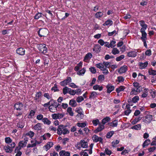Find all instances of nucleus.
Returning a JSON list of instances; mask_svg holds the SVG:
<instances>
[{"label": "nucleus", "mask_w": 156, "mask_h": 156, "mask_svg": "<svg viewBox=\"0 0 156 156\" xmlns=\"http://www.w3.org/2000/svg\"><path fill=\"white\" fill-rule=\"evenodd\" d=\"M125 89V87L123 86H120L118 88L116 89V91L118 93H119L121 91H123Z\"/></svg>", "instance_id": "4c0bfd02"}, {"label": "nucleus", "mask_w": 156, "mask_h": 156, "mask_svg": "<svg viewBox=\"0 0 156 156\" xmlns=\"http://www.w3.org/2000/svg\"><path fill=\"white\" fill-rule=\"evenodd\" d=\"M129 106L130 105H127L126 106V107L127 108V110H126L125 111V114L126 115H128L130 113L131 111L130 109H129Z\"/></svg>", "instance_id": "4be33fe9"}, {"label": "nucleus", "mask_w": 156, "mask_h": 156, "mask_svg": "<svg viewBox=\"0 0 156 156\" xmlns=\"http://www.w3.org/2000/svg\"><path fill=\"white\" fill-rule=\"evenodd\" d=\"M34 135V133L32 131H30L26 134V135L29 136L30 137H33Z\"/></svg>", "instance_id": "338daca9"}, {"label": "nucleus", "mask_w": 156, "mask_h": 156, "mask_svg": "<svg viewBox=\"0 0 156 156\" xmlns=\"http://www.w3.org/2000/svg\"><path fill=\"white\" fill-rule=\"evenodd\" d=\"M92 57V55L91 53H88L85 55L83 61L85 62H88Z\"/></svg>", "instance_id": "9d476101"}, {"label": "nucleus", "mask_w": 156, "mask_h": 156, "mask_svg": "<svg viewBox=\"0 0 156 156\" xmlns=\"http://www.w3.org/2000/svg\"><path fill=\"white\" fill-rule=\"evenodd\" d=\"M112 23V22L110 20H108L105 21V23L103 25L104 26H107L108 25H111Z\"/></svg>", "instance_id": "e433bc0d"}, {"label": "nucleus", "mask_w": 156, "mask_h": 156, "mask_svg": "<svg viewBox=\"0 0 156 156\" xmlns=\"http://www.w3.org/2000/svg\"><path fill=\"white\" fill-rule=\"evenodd\" d=\"M63 116L64 115L62 114H54L52 115V117L54 119H61Z\"/></svg>", "instance_id": "9b49d317"}, {"label": "nucleus", "mask_w": 156, "mask_h": 156, "mask_svg": "<svg viewBox=\"0 0 156 156\" xmlns=\"http://www.w3.org/2000/svg\"><path fill=\"white\" fill-rule=\"evenodd\" d=\"M152 119V115H147L144 118V121L146 123L149 122Z\"/></svg>", "instance_id": "1a4fd4ad"}, {"label": "nucleus", "mask_w": 156, "mask_h": 156, "mask_svg": "<svg viewBox=\"0 0 156 156\" xmlns=\"http://www.w3.org/2000/svg\"><path fill=\"white\" fill-rule=\"evenodd\" d=\"M132 129H134L136 130H139L141 129V125L138 124L132 127Z\"/></svg>", "instance_id": "79ce46f5"}, {"label": "nucleus", "mask_w": 156, "mask_h": 156, "mask_svg": "<svg viewBox=\"0 0 156 156\" xmlns=\"http://www.w3.org/2000/svg\"><path fill=\"white\" fill-rule=\"evenodd\" d=\"M92 122L93 125L95 126H97L98 124H99V120L98 119L93 120Z\"/></svg>", "instance_id": "603ef678"}, {"label": "nucleus", "mask_w": 156, "mask_h": 156, "mask_svg": "<svg viewBox=\"0 0 156 156\" xmlns=\"http://www.w3.org/2000/svg\"><path fill=\"white\" fill-rule=\"evenodd\" d=\"M38 49L41 52L43 53H46L47 52V48L44 44H39Z\"/></svg>", "instance_id": "20e7f679"}, {"label": "nucleus", "mask_w": 156, "mask_h": 156, "mask_svg": "<svg viewBox=\"0 0 156 156\" xmlns=\"http://www.w3.org/2000/svg\"><path fill=\"white\" fill-rule=\"evenodd\" d=\"M86 70L85 68H83L77 72V74L79 75L83 74L85 73Z\"/></svg>", "instance_id": "37998d69"}, {"label": "nucleus", "mask_w": 156, "mask_h": 156, "mask_svg": "<svg viewBox=\"0 0 156 156\" xmlns=\"http://www.w3.org/2000/svg\"><path fill=\"white\" fill-rule=\"evenodd\" d=\"M106 88H107V92L108 93H110L114 89V87L113 86L108 85L106 86Z\"/></svg>", "instance_id": "6ab92c4d"}, {"label": "nucleus", "mask_w": 156, "mask_h": 156, "mask_svg": "<svg viewBox=\"0 0 156 156\" xmlns=\"http://www.w3.org/2000/svg\"><path fill=\"white\" fill-rule=\"evenodd\" d=\"M98 95V93L95 91H93L91 93L89 98H94L96 97Z\"/></svg>", "instance_id": "2f4dec72"}, {"label": "nucleus", "mask_w": 156, "mask_h": 156, "mask_svg": "<svg viewBox=\"0 0 156 156\" xmlns=\"http://www.w3.org/2000/svg\"><path fill=\"white\" fill-rule=\"evenodd\" d=\"M83 100L84 98L82 96L78 97L76 99V101L78 103L81 102Z\"/></svg>", "instance_id": "5fc2aeb1"}, {"label": "nucleus", "mask_w": 156, "mask_h": 156, "mask_svg": "<svg viewBox=\"0 0 156 156\" xmlns=\"http://www.w3.org/2000/svg\"><path fill=\"white\" fill-rule=\"evenodd\" d=\"M127 55L129 57H134L136 55V52L134 51H131L127 53Z\"/></svg>", "instance_id": "2eb2a0df"}, {"label": "nucleus", "mask_w": 156, "mask_h": 156, "mask_svg": "<svg viewBox=\"0 0 156 156\" xmlns=\"http://www.w3.org/2000/svg\"><path fill=\"white\" fill-rule=\"evenodd\" d=\"M147 35H142V37L140 38L141 40L143 41L144 45L145 47L147 46L146 41V40L147 39Z\"/></svg>", "instance_id": "bb28decb"}, {"label": "nucleus", "mask_w": 156, "mask_h": 156, "mask_svg": "<svg viewBox=\"0 0 156 156\" xmlns=\"http://www.w3.org/2000/svg\"><path fill=\"white\" fill-rule=\"evenodd\" d=\"M38 35L41 37H45L48 33V30L45 28L40 29L38 31Z\"/></svg>", "instance_id": "7ed1b4c3"}, {"label": "nucleus", "mask_w": 156, "mask_h": 156, "mask_svg": "<svg viewBox=\"0 0 156 156\" xmlns=\"http://www.w3.org/2000/svg\"><path fill=\"white\" fill-rule=\"evenodd\" d=\"M59 154L60 156H70V153L69 152L66 151L64 150L61 151Z\"/></svg>", "instance_id": "dca6fc26"}, {"label": "nucleus", "mask_w": 156, "mask_h": 156, "mask_svg": "<svg viewBox=\"0 0 156 156\" xmlns=\"http://www.w3.org/2000/svg\"><path fill=\"white\" fill-rule=\"evenodd\" d=\"M145 55L148 56H150L151 54V51L150 49L147 50L145 52Z\"/></svg>", "instance_id": "774afa93"}, {"label": "nucleus", "mask_w": 156, "mask_h": 156, "mask_svg": "<svg viewBox=\"0 0 156 156\" xmlns=\"http://www.w3.org/2000/svg\"><path fill=\"white\" fill-rule=\"evenodd\" d=\"M41 123H38L35 125L34 127V129L36 130H39L41 129Z\"/></svg>", "instance_id": "c85d7f7f"}, {"label": "nucleus", "mask_w": 156, "mask_h": 156, "mask_svg": "<svg viewBox=\"0 0 156 156\" xmlns=\"http://www.w3.org/2000/svg\"><path fill=\"white\" fill-rule=\"evenodd\" d=\"M82 63L81 62H80L79 64H77V66L75 67L74 70L75 71L78 70L80 68L82 67Z\"/></svg>", "instance_id": "f704fd0d"}, {"label": "nucleus", "mask_w": 156, "mask_h": 156, "mask_svg": "<svg viewBox=\"0 0 156 156\" xmlns=\"http://www.w3.org/2000/svg\"><path fill=\"white\" fill-rule=\"evenodd\" d=\"M119 142V141L118 140H116L115 141H113L112 143V146L113 147H115Z\"/></svg>", "instance_id": "09e8293b"}, {"label": "nucleus", "mask_w": 156, "mask_h": 156, "mask_svg": "<svg viewBox=\"0 0 156 156\" xmlns=\"http://www.w3.org/2000/svg\"><path fill=\"white\" fill-rule=\"evenodd\" d=\"M104 128V126L103 125L99 124V126L94 131L95 133H97L101 131Z\"/></svg>", "instance_id": "f3484780"}, {"label": "nucleus", "mask_w": 156, "mask_h": 156, "mask_svg": "<svg viewBox=\"0 0 156 156\" xmlns=\"http://www.w3.org/2000/svg\"><path fill=\"white\" fill-rule=\"evenodd\" d=\"M76 112L78 113L76 116L80 117L81 119H82L84 116L83 113L82 109L80 107L77 108H76Z\"/></svg>", "instance_id": "39448f33"}, {"label": "nucleus", "mask_w": 156, "mask_h": 156, "mask_svg": "<svg viewBox=\"0 0 156 156\" xmlns=\"http://www.w3.org/2000/svg\"><path fill=\"white\" fill-rule=\"evenodd\" d=\"M118 81L119 83H121L123 82L124 80V79L122 76H119L118 77H117Z\"/></svg>", "instance_id": "3c124183"}, {"label": "nucleus", "mask_w": 156, "mask_h": 156, "mask_svg": "<svg viewBox=\"0 0 156 156\" xmlns=\"http://www.w3.org/2000/svg\"><path fill=\"white\" fill-rule=\"evenodd\" d=\"M53 144L52 142H48L47 145L45 146L44 147L45 148V149L46 151H47L51 147H52Z\"/></svg>", "instance_id": "412c9836"}, {"label": "nucleus", "mask_w": 156, "mask_h": 156, "mask_svg": "<svg viewBox=\"0 0 156 156\" xmlns=\"http://www.w3.org/2000/svg\"><path fill=\"white\" fill-rule=\"evenodd\" d=\"M105 79V77L104 75H101L98 77V80L100 81H102Z\"/></svg>", "instance_id": "4d7b16f0"}, {"label": "nucleus", "mask_w": 156, "mask_h": 156, "mask_svg": "<svg viewBox=\"0 0 156 156\" xmlns=\"http://www.w3.org/2000/svg\"><path fill=\"white\" fill-rule=\"evenodd\" d=\"M112 52L113 55H115L119 54V51L117 48H113Z\"/></svg>", "instance_id": "72a5a7b5"}, {"label": "nucleus", "mask_w": 156, "mask_h": 156, "mask_svg": "<svg viewBox=\"0 0 156 156\" xmlns=\"http://www.w3.org/2000/svg\"><path fill=\"white\" fill-rule=\"evenodd\" d=\"M58 107V105H57L54 104H51L49 107V110L51 112H54L57 110V108Z\"/></svg>", "instance_id": "6e6552de"}, {"label": "nucleus", "mask_w": 156, "mask_h": 156, "mask_svg": "<svg viewBox=\"0 0 156 156\" xmlns=\"http://www.w3.org/2000/svg\"><path fill=\"white\" fill-rule=\"evenodd\" d=\"M96 66L98 68L101 69L103 66H104V65L103 63H100L98 64H97L96 65Z\"/></svg>", "instance_id": "bf43d9fd"}, {"label": "nucleus", "mask_w": 156, "mask_h": 156, "mask_svg": "<svg viewBox=\"0 0 156 156\" xmlns=\"http://www.w3.org/2000/svg\"><path fill=\"white\" fill-rule=\"evenodd\" d=\"M92 139L93 141L96 142L99 141L101 142L102 141V138L101 137H98L97 136L94 135L92 137Z\"/></svg>", "instance_id": "4468645a"}, {"label": "nucleus", "mask_w": 156, "mask_h": 156, "mask_svg": "<svg viewBox=\"0 0 156 156\" xmlns=\"http://www.w3.org/2000/svg\"><path fill=\"white\" fill-rule=\"evenodd\" d=\"M150 75H156V70H154L152 69H150L148 71Z\"/></svg>", "instance_id": "49530a36"}, {"label": "nucleus", "mask_w": 156, "mask_h": 156, "mask_svg": "<svg viewBox=\"0 0 156 156\" xmlns=\"http://www.w3.org/2000/svg\"><path fill=\"white\" fill-rule=\"evenodd\" d=\"M42 121L44 124L48 125H50L51 123L50 121L47 118H44L42 119Z\"/></svg>", "instance_id": "393cba45"}, {"label": "nucleus", "mask_w": 156, "mask_h": 156, "mask_svg": "<svg viewBox=\"0 0 156 156\" xmlns=\"http://www.w3.org/2000/svg\"><path fill=\"white\" fill-rule=\"evenodd\" d=\"M127 66H124L120 68L118 72L120 74L123 73H125L127 71Z\"/></svg>", "instance_id": "f8f14e48"}, {"label": "nucleus", "mask_w": 156, "mask_h": 156, "mask_svg": "<svg viewBox=\"0 0 156 156\" xmlns=\"http://www.w3.org/2000/svg\"><path fill=\"white\" fill-rule=\"evenodd\" d=\"M67 112L69 114L70 116H73L74 113L72 111V109L71 107H68L67 109Z\"/></svg>", "instance_id": "b1692460"}, {"label": "nucleus", "mask_w": 156, "mask_h": 156, "mask_svg": "<svg viewBox=\"0 0 156 156\" xmlns=\"http://www.w3.org/2000/svg\"><path fill=\"white\" fill-rule=\"evenodd\" d=\"M77 125L80 127H83L86 126V124L84 123L78 122Z\"/></svg>", "instance_id": "864d4df0"}, {"label": "nucleus", "mask_w": 156, "mask_h": 156, "mask_svg": "<svg viewBox=\"0 0 156 156\" xmlns=\"http://www.w3.org/2000/svg\"><path fill=\"white\" fill-rule=\"evenodd\" d=\"M124 58V55H122L116 58V60L117 61H120Z\"/></svg>", "instance_id": "13d9d810"}, {"label": "nucleus", "mask_w": 156, "mask_h": 156, "mask_svg": "<svg viewBox=\"0 0 156 156\" xmlns=\"http://www.w3.org/2000/svg\"><path fill=\"white\" fill-rule=\"evenodd\" d=\"M24 126V123L23 121L19 122L17 124L18 127L21 128H23Z\"/></svg>", "instance_id": "c03bdc74"}, {"label": "nucleus", "mask_w": 156, "mask_h": 156, "mask_svg": "<svg viewBox=\"0 0 156 156\" xmlns=\"http://www.w3.org/2000/svg\"><path fill=\"white\" fill-rule=\"evenodd\" d=\"M139 100V98L138 96H136L134 97L132 99V101L133 103H136Z\"/></svg>", "instance_id": "de8ad7c7"}, {"label": "nucleus", "mask_w": 156, "mask_h": 156, "mask_svg": "<svg viewBox=\"0 0 156 156\" xmlns=\"http://www.w3.org/2000/svg\"><path fill=\"white\" fill-rule=\"evenodd\" d=\"M36 118L37 120H42V119L44 118L42 114H39L37 116Z\"/></svg>", "instance_id": "0e129e2a"}, {"label": "nucleus", "mask_w": 156, "mask_h": 156, "mask_svg": "<svg viewBox=\"0 0 156 156\" xmlns=\"http://www.w3.org/2000/svg\"><path fill=\"white\" fill-rule=\"evenodd\" d=\"M51 136L50 133H47L44 134L43 135L41 136V138H43V140H46L48 138H49Z\"/></svg>", "instance_id": "7c9ffc66"}, {"label": "nucleus", "mask_w": 156, "mask_h": 156, "mask_svg": "<svg viewBox=\"0 0 156 156\" xmlns=\"http://www.w3.org/2000/svg\"><path fill=\"white\" fill-rule=\"evenodd\" d=\"M57 131L58 134L59 135H61L62 134L65 135L69 133L68 130L66 128V127L62 125L58 126Z\"/></svg>", "instance_id": "f257e3e1"}, {"label": "nucleus", "mask_w": 156, "mask_h": 156, "mask_svg": "<svg viewBox=\"0 0 156 156\" xmlns=\"http://www.w3.org/2000/svg\"><path fill=\"white\" fill-rule=\"evenodd\" d=\"M79 145L83 148H86L88 146L87 142H85V140H81Z\"/></svg>", "instance_id": "a211bd4d"}, {"label": "nucleus", "mask_w": 156, "mask_h": 156, "mask_svg": "<svg viewBox=\"0 0 156 156\" xmlns=\"http://www.w3.org/2000/svg\"><path fill=\"white\" fill-rule=\"evenodd\" d=\"M109 125L110 126L112 127H116L118 125V121L117 120H114L112 122H111Z\"/></svg>", "instance_id": "a878e982"}, {"label": "nucleus", "mask_w": 156, "mask_h": 156, "mask_svg": "<svg viewBox=\"0 0 156 156\" xmlns=\"http://www.w3.org/2000/svg\"><path fill=\"white\" fill-rule=\"evenodd\" d=\"M114 132L111 131L108 132L106 135V137L108 138H110L114 134Z\"/></svg>", "instance_id": "a19ab883"}, {"label": "nucleus", "mask_w": 156, "mask_h": 156, "mask_svg": "<svg viewBox=\"0 0 156 156\" xmlns=\"http://www.w3.org/2000/svg\"><path fill=\"white\" fill-rule=\"evenodd\" d=\"M148 65L147 62H145L144 63H140V68L141 69H143L146 67Z\"/></svg>", "instance_id": "c756f323"}, {"label": "nucleus", "mask_w": 156, "mask_h": 156, "mask_svg": "<svg viewBox=\"0 0 156 156\" xmlns=\"http://www.w3.org/2000/svg\"><path fill=\"white\" fill-rule=\"evenodd\" d=\"M42 14L41 13L38 12L35 16L34 18L35 19H38L41 16Z\"/></svg>", "instance_id": "69168bd1"}, {"label": "nucleus", "mask_w": 156, "mask_h": 156, "mask_svg": "<svg viewBox=\"0 0 156 156\" xmlns=\"http://www.w3.org/2000/svg\"><path fill=\"white\" fill-rule=\"evenodd\" d=\"M71 79L70 77H67L66 80L60 83V84L62 86H65L71 82Z\"/></svg>", "instance_id": "423d86ee"}, {"label": "nucleus", "mask_w": 156, "mask_h": 156, "mask_svg": "<svg viewBox=\"0 0 156 156\" xmlns=\"http://www.w3.org/2000/svg\"><path fill=\"white\" fill-rule=\"evenodd\" d=\"M110 62H103L104 66L106 68H110Z\"/></svg>", "instance_id": "6e6d98bb"}, {"label": "nucleus", "mask_w": 156, "mask_h": 156, "mask_svg": "<svg viewBox=\"0 0 156 156\" xmlns=\"http://www.w3.org/2000/svg\"><path fill=\"white\" fill-rule=\"evenodd\" d=\"M139 23L140 26L141 27V28L140 30V32L141 33L142 36L147 35L145 30L147 28V25L145 24V22L143 20L140 21Z\"/></svg>", "instance_id": "f03ea898"}, {"label": "nucleus", "mask_w": 156, "mask_h": 156, "mask_svg": "<svg viewBox=\"0 0 156 156\" xmlns=\"http://www.w3.org/2000/svg\"><path fill=\"white\" fill-rule=\"evenodd\" d=\"M4 149L6 152H9L10 151V147L9 145H8L7 146H4Z\"/></svg>", "instance_id": "052dcab7"}, {"label": "nucleus", "mask_w": 156, "mask_h": 156, "mask_svg": "<svg viewBox=\"0 0 156 156\" xmlns=\"http://www.w3.org/2000/svg\"><path fill=\"white\" fill-rule=\"evenodd\" d=\"M150 142V141L149 140H146L144 143L143 144V147H144L145 146H147L148 145Z\"/></svg>", "instance_id": "8fccbe9b"}, {"label": "nucleus", "mask_w": 156, "mask_h": 156, "mask_svg": "<svg viewBox=\"0 0 156 156\" xmlns=\"http://www.w3.org/2000/svg\"><path fill=\"white\" fill-rule=\"evenodd\" d=\"M17 54L20 55H23L25 54V50L22 48H19L16 50Z\"/></svg>", "instance_id": "ddd939ff"}, {"label": "nucleus", "mask_w": 156, "mask_h": 156, "mask_svg": "<svg viewBox=\"0 0 156 156\" xmlns=\"http://www.w3.org/2000/svg\"><path fill=\"white\" fill-rule=\"evenodd\" d=\"M110 118L109 117H107L103 119L102 120V123L104 125L106 123L108 122L110 120Z\"/></svg>", "instance_id": "473e14b6"}, {"label": "nucleus", "mask_w": 156, "mask_h": 156, "mask_svg": "<svg viewBox=\"0 0 156 156\" xmlns=\"http://www.w3.org/2000/svg\"><path fill=\"white\" fill-rule=\"evenodd\" d=\"M26 143H25L24 141H21L19 143V145L20 147H23L26 145Z\"/></svg>", "instance_id": "ea45409f"}, {"label": "nucleus", "mask_w": 156, "mask_h": 156, "mask_svg": "<svg viewBox=\"0 0 156 156\" xmlns=\"http://www.w3.org/2000/svg\"><path fill=\"white\" fill-rule=\"evenodd\" d=\"M23 106V104L22 103L17 102L15 104L14 107V108L16 110H20L22 109Z\"/></svg>", "instance_id": "0eeeda50"}, {"label": "nucleus", "mask_w": 156, "mask_h": 156, "mask_svg": "<svg viewBox=\"0 0 156 156\" xmlns=\"http://www.w3.org/2000/svg\"><path fill=\"white\" fill-rule=\"evenodd\" d=\"M69 105L71 106L72 107H74L76 106L77 104L76 101L74 99H71L70 100L69 103Z\"/></svg>", "instance_id": "aec40b11"}, {"label": "nucleus", "mask_w": 156, "mask_h": 156, "mask_svg": "<svg viewBox=\"0 0 156 156\" xmlns=\"http://www.w3.org/2000/svg\"><path fill=\"white\" fill-rule=\"evenodd\" d=\"M70 90V88H68L67 87H65L63 89V93L64 94H66L68 92L69 93V91Z\"/></svg>", "instance_id": "58836bf2"}, {"label": "nucleus", "mask_w": 156, "mask_h": 156, "mask_svg": "<svg viewBox=\"0 0 156 156\" xmlns=\"http://www.w3.org/2000/svg\"><path fill=\"white\" fill-rule=\"evenodd\" d=\"M42 95V93L41 92H37L36 94V96L34 98L35 100H37Z\"/></svg>", "instance_id": "c9c22d12"}, {"label": "nucleus", "mask_w": 156, "mask_h": 156, "mask_svg": "<svg viewBox=\"0 0 156 156\" xmlns=\"http://www.w3.org/2000/svg\"><path fill=\"white\" fill-rule=\"evenodd\" d=\"M51 90H53L54 92L58 91V89L57 88V86L56 84H55L54 86L53 87L51 88Z\"/></svg>", "instance_id": "e2e57ef3"}, {"label": "nucleus", "mask_w": 156, "mask_h": 156, "mask_svg": "<svg viewBox=\"0 0 156 156\" xmlns=\"http://www.w3.org/2000/svg\"><path fill=\"white\" fill-rule=\"evenodd\" d=\"M103 13L101 12H97L95 15V17L96 18L100 19L103 16Z\"/></svg>", "instance_id": "5701e85b"}, {"label": "nucleus", "mask_w": 156, "mask_h": 156, "mask_svg": "<svg viewBox=\"0 0 156 156\" xmlns=\"http://www.w3.org/2000/svg\"><path fill=\"white\" fill-rule=\"evenodd\" d=\"M43 60L44 61V65L48 64L49 60V58H48L44 57L43 58Z\"/></svg>", "instance_id": "680f3d73"}, {"label": "nucleus", "mask_w": 156, "mask_h": 156, "mask_svg": "<svg viewBox=\"0 0 156 156\" xmlns=\"http://www.w3.org/2000/svg\"><path fill=\"white\" fill-rule=\"evenodd\" d=\"M93 88L94 90H98L100 91H101L102 90L103 87L102 86H100L98 85H96L93 86Z\"/></svg>", "instance_id": "cd10ccee"}, {"label": "nucleus", "mask_w": 156, "mask_h": 156, "mask_svg": "<svg viewBox=\"0 0 156 156\" xmlns=\"http://www.w3.org/2000/svg\"><path fill=\"white\" fill-rule=\"evenodd\" d=\"M44 96L48 99H51L52 95L51 94L50 95L48 93H45L44 94Z\"/></svg>", "instance_id": "a18cd8bd"}]
</instances>
